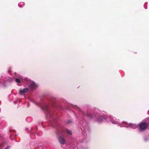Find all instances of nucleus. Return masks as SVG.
<instances>
[{
	"mask_svg": "<svg viewBox=\"0 0 149 149\" xmlns=\"http://www.w3.org/2000/svg\"><path fill=\"white\" fill-rule=\"evenodd\" d=\"M149 125V122H141L139 125V129L140 132H143L146 130Z\"/></svg>",
	"mask_w": 149,
	"mask_h": 149,
	"instance_id": "1",
	"label": "nucleus"
},
{
	"mask_svg": "<svg viewBox=\"0 0 149 149\" xmlns=\"http://www.w3.org/2000/svg\"><path fill=\"white\" fill-rule=\"evenodd\" d=\"M58 140L59 142L62 145H64L65 144V141L64 138L62 136H60L58 139Z\"/></svg>",
	"mask_w": 149,
	"mask_h": 149,
	"instance_id": "2",
	"label": "nucleus"
},
{
	"mask_svg": "<svg viewBox=\"0 0 149 149\" xmlns=\"http://www.w3.org/2000/svg\"><path fill=\"white\" fill-rule=\"evenodd\" d=\"M28 91V88H24L23 89H21L19 91V93L22 95L23 93H27Z\"/></svg>",
	"mask_w": 149,
	"mask_h": 149,
	"instance_id": "3",
	"label": "nucleus"
},
{
	"mask_svg": "<svg viewBox=\"0 0 149 149\" xmlns=\"http://www.w3.org/2000/svg\"><path fill=\"white\" fill-rule=\"evenodd\" d=\"M36 86V84L34 82L31 83L29 87L31 89H34Z\"/></svg>",
	"mask_w": 149,
	"mask_h": 149,
	"instance_id": "4",
	"label": "nucleus"
},
{
	"mask_svg": "<svg viewBox=\"0 0 149 149\" xmlns=\"http://www.w3.org/2000/svg\"><path fill=\"white\" fill-rule=\"evenodd\" d=\"M130 127H132L134 129L136 127V125L134 124H130Z\"/></svg>",
	"mask_w": 149,
	"mask_h": 149,
	"instance_id": "5",
	"label": "nucleus"
},
{
	"mask_svg": "<svg viewBox=\"0 0 149 149\" xmlns=\"http://www.w3.org/2000/svg\"><path fill=\"white\" fill-rule=\"evenodd\" d=\"M67 133L70 135H72V132L70 130H67Z\"/></svg>",
	"mask_w": 149,
	"mask_h": 149,
	"instance_id": "6",
	"label": "nucleus"
},
{
	"mask_svg": "<svg viewBox=\"0 0 149 149\" xmlns=\"http://www.w3.org/2000/svg\"><path fill=\"white\" fill-rule=\"evenodd\" d=\"M15 81L18 83H20V80L18 78L16 79Z\"/></svg>",
	"mask_w": 149,
	"mask_h": 149,
	"instance_id": "7",
	"label": "nucleus"
},
{
	"mask_svg": "<svg viewBox=\"0 0 149 149\" xmlns=\"http://www.w3.org/2000/svg\"><path fill=\"white\" fill-rule=\"evenodd\" d=\"M78 109H79V111H80L82 113L83 115L84 116V115L85 114V112L84 113V111H81V110L80 108H78Z\"/></svg>",
	"mask_w": 149,
	"mask_h": 149,
	"instance_id": "8",
	"label": "nucleus"
},
{
	"mask_svg": "<svg viewBox=\"0 0 149 149\" xmlns=\"http://www.w3.org/2000/svg\"><path fill=\"white\" fill-rule=\"evenodd\" d=\"M9 132H14V131L13 130H9Z\"/></svg>",
	"mask_w": 149,
	"mask_h": 149,
	"instance_id": "9",
	"label": "nucleus"
},
{
	"mask_svg": "<svg viewBox=\"0 0 149 149\" xmlns=\"http://www.w3.org/2000/svg\"><path fill=\"white\" fill-rule=\"evenodd\" d=\"M10 148V146H8L6 147L5 149H8Z\"/></svg>",
	"mask_w": 149,
	"mask_h": 149,
	"instance_id": "10",
	"label": "nucleus"
},
{
	"mask_svg": "<svg viewBox=\"0 0 149 149\" xmlns=\"http://www.w3.org/2000/svg\"><path fill=\"white\" fill-rule=\"evenodd\" d=\"M56 133H57V134H60L59 133H58V131H56Z\"/></svg>",
	"mask_w": 149,
	"mask_h": 149,
	"instance_id": "11",
	"label": "nucleus"
}]
</instances>
